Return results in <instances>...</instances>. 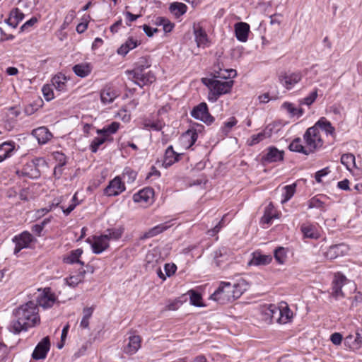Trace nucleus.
<instances>
[{
    "label": "nucleus",
    "mask_w": 362,
    "mask_h": 362,
    "mask_svg": "<svg viewBox=\"0 0 362 362\" xmlns=\"http://www.w3.org/2000/svg\"><path fill=\"white\" fill-rule=\"evenodd\" d=\"M154 190L151 187H145L133 195L134 202L142 204H150L153 202Z\"/></svg>",
    "instance_id": "obj_20"
},
{
    "label": "nucleus",
    "mask_w": 362,
    "mask_h": 362,
    "mask_svg": "<svg viewBox=\"0 0 362 362\" xmlns=\"http://www.w3.org/2000/svg\"><path fill=\"white\" fill-rule=\"evenodd\" d=\"M337 134L335 127L325 117H320L315 124L307 129L303 134L305 144L310 153H315L326 146L334 144Z\"/></svg>",
    "instance_id": "obj_1"
},
{
    "label": "nucleus",
    "mask_w": 362,
    "mask_h": 362,
    "mask_svg": "<svg viewBox=\"0 0 362 362\" xmlns=\"http://www.w3.org/2000/svg\"><path fill=\"white\" fill-rule=\"evenodd\" d=\"M279 218V212L272 204L270 202L265 208L264 215L261 218V223L262 224H271L274 218Z\"/></svg>",
    "instance_id": "obj_31"
},
{
    "label": "nucleus",
    "mask_w": 362,
    "mask_h": 362,
    "mask_svg": "<svg viewBox=\"0 0 362 362\" xmlns=\"http://www.w3.org/2000/svg\"><path fill=\"white\" fill-rule=\"evenodd\" d=\"M189 293L190 295V303L192 305H195V306H202V296L200 293H199L198 292H197L194 290H190L189 291Z\"/></svg>",
    "instance_id": "obj_56"
},
{
    "label": "nucleus",
    "mask_w": 362,
    "mask_h": 362,
    "mask_svg": "<svg viewBox=\"0 0 362 362\" xmlns=\"http://www.w3.org/2000/svg\"><path fill=\"white\" fill-rule=\"evenodd\" d=\"M236 76V71L235 69H220L218 71H215L214 74V78H234Z\"/></svg>",
    "instance_id": "obj_48"
},
{
    "label": "nucleus",
    "mask_w": 362,
    "mask_h": 362,
    "mask_svg": "<svg viewBox=\"0 0 362 362\" xmlns=\"http://www.w3.org/2000/svg\"><path fill=\"white\" fill-rule=\"evenodd\" d=\"M86 273V270L81 268L76 274L70 275L65 279L67 285L73 288L76 287L83 281Z\"/></svg>",
    "instance_id": "obj_36"
},
{
    "label": "nucleus",
    "mask_w": 362,
    "mask_h": 362,
    "mask_svg": "<svg viewBox=\"0 0 362 362\" xmlns=\"http://www.w3.org/2000/svg\"><path fill=\"white\" fill-rule=\"evenodd\" d=\"M45 163V161L42 158H35L27 162L21 170L16 171V173L19 177L36 179L40 176L38 166Z\"/></svg>",
    "instance_id": "obj_5"
},
{
    "label": "nucleus",
    "mask_w": 362,
    "mask_h": 362,
    "mask_svg": "<svg viewBox=\"0 0 362 362\" xmlns=\"http://www.w3.org/2000/svg\"><path fill=\"white\" fill-rule=\"evenodd\" d=\"M142 339L139 335H132L128 338L127 344L123 347L124 354L132 356L135 354L141 346Z\"/></svg>",
    "instance_id": "obj_22"
},
{
    "label": "nucleus",
    "mask_w": 362,
    "mask_h": 362,
    "mask_svg": "<svg viewBox=\"0 0 362 362\" xmlns=\"http://www.w3.org/2000/svg\"><path fill=\"white\" fill-rule=\"evenodd\" d=\"M51 344L49 337H44L36 345L32 353V358L35 360L45 359L50 349Z\"/></svg>",
    "instance_id": "obj_19"
},
{
    "label": "nucleus",
    "mask_w": 362,
    "mask_h": 362,
    "mask_svg": "<svg viewBox=\"0 0 362 362\" xmlns=\"http://www.w3.org/2000/svg\"><path fill=\"white\" fill-rule=\"evenodd\" d=\"M355 156L352 153H345L341 157V163L349 171H351L356 167Z\"/></svg>",
    "instance_id": "obj_45"
},
{
    "label": "nucleus",
    "mask_w": 362,
    "mask_h": 362,
    "mask_svg": "<svg viewBox=\"0 0 362 362\" xmlns=\"http://www.w3.org/2000/svg\"><path fill=\"white\" fill-rule=\"evenodd\" d=\"M120 95V91L112 83L106 84L100 90V101L103 105L112 103Z\"/></svg>",
    "instance_id": "obj_13"
},
{
    "label": "nucleus",
    "mask_w": 362,
    "mask_h": 362,
    "mask_svg": "<svg viewBox=\"0 0 362 362\" xmlns=\"http://www.w3.org/2000/svg\"><path fill=\"white\" fill-rule=\"evenodd\" d=\"M123 233L124 228L122 227L109 228L106 230V233L104 235L107 237L108 243H110V240H118L121 238Z\"/></svg>",
    "instance_id": "obj_43"
},
{
    "label": "nucleus",
    "mask_w": 362,
    "mask_h": 362,
    "mask_svg": "<svg viewBox=\"0 0 362 362\" xmlns=\"http://www.w3.org/2000/svg\"><path fill=\"white\" fill-rule=\"evenodd\" d=\"M193 33L197 47L203 48L209 47V36L201 23H194Z\"/></svg>",
    "instance_id": "obj_16"
},
{
    "label": "nucleus",
    "mask_w": 362,
    "mask_h": 362,
    "mask_svg": "<svg viewBox=\"0 0 362 362\" xmlns=\"http://www.w3.org/2000/svg\"><path fill=\"white\" fill-rule=\"evenodd\" d=\"M94 311L93 307H86L83 310V318L80 322V326L83 329H87L89 327V320L91 317Z\"/></svg>",
    "instance_id": "obj_47"
},
{
    "label": "nucleus",
    "mask_w": 362,
    "mask_h": 362,
    "mask_svg": "<svg viewBox=\"0 0 362 362\" xmlns=\"http://www.w3.org/2000/svg\"><path fill=\"white\" fill-rule=\"evenodd\" d=\"M232 290V284L221 281L217 289L211 295L210 298L219 303L224 304L233 300Z\"/></svg>",
    "instance_id": "obj_7"
},
{
    "label": "nucleus",
    "mask_w": 362,
    "mask_h": 362,
    "mask_svg": "<svg viewBox=\"0 0 362 362\" xmlns=\"http://www.w3.org/2000/svg\"><path fill=\"white\" fill-rule=\"evenodd\" d=\"M53 157L58 162L57 165L64 166L66 163V157L63 153L57 151L53 153Z\"/></svg>",
    "instance_id": "obj_61"
},
{
    "label": "nucleus",
    "mask_w": 362,
    "mask_h": 362,
    "mask_svg": "<svg viewBox=\"0 0 362 362\" xmlns=\"http://www.w3.org/2000/svg\"><path fill=\"white\" fill-rule=\"evenodd\" d=\"M234 28L237 40L242 42H247L250 28L249 24L245 22H239L235 24Z\"/></svg>",
    "instance_id": "obj_25"
},
{
    "label": "nucleus",
    "mask_w": 362,
    "mask_h": 362,
    "mask_svg": "<svg viewBox=\"0 0 362 362\" xmlns=\"http://www.w3.org/2000/svg\"><path fill=\"white\" fill-rule=\"evenodd\" d=\"M13 316L8 329L15 334L26 332L29 328L34 327L40 322L38 307L33 301H29L15 309L13 311Z\"/></svg>",
    "instance_id": "obj_2"
},
{
    "label": "nucleus",
    "mask_w": 362,
    "mask_h": 362,
    "mask_svg": "<svg viewBox=\"0 0 362 362\" xmlns=\"http://www.w3.org/2000/svg\"><path fill=\"white\" fill-rule=\"evenodd\" d=\"M296 184L286 185L284 187V192L282 194V196H283V199L281 200L282 203L287 202L288 200H290L293 197V196L294 195L295 192H296Z\"/></svg>",
    "instance_id": "obj_50"
},
{
    "label": "nucleus",
    "mask_w": 362,
    "mask_h": 362,
    "mask_svg": "<svg viewBox=\"0 0 362 362\" xmlns=\"http://www.w3.org/2000/svg\"><path fill=\"white\" fill-rule=\"evenodd\" d=\"M265 138H266L265 132H261L257 134H253L251 136L250 139L247 141L248 145L254 146L255 144H257L260 141H263Z\"/></svg>",
    "instance_id": "obj_58"
},
{
    "label": "nucleus",
    "mask_w": 362,
    "mask_h": 362,
    "mask_svg": "<svg viewBox=\"0 0 362 362\" xmlns=\"http://www.w3.org/2000/svg\"><path fill=\"white\" fill-rule=\"evenodd\" d=\"M348 248L344 244L331 245L325 252V257L327 259H334L338 257L343 256L347 252Z\"/></svg>",
    "instance_id": "obj_24"
},
{
    "label": "nucleus",
    "mask_w": 362,
    "mask_h": 362,
    "mask_svg": "<svg viewBox=\"0 0 362 362\" xmlns=\"http://www.w3.org/2000/svg\"><path fill=\"white\" fill-rule=\"evenodd\" d=\"M272 261V257L269 255L255 253L252 262L255 265H267Z\"/></svg>",
    "instance_id": "obj_46"
},
{
    "label": "nucleus",
    "mask_w": 362,
    "mask_h": 362,
    "mask_svg": "<svg viewBox=\"0 0 362 362\" xmlns=\"http://www.w3.org/2000/svg\"><path fill=\"white\" fill-rule=\"evenodd\" d=\"M42 91L46 100L49 101L54 98V92L52 86L45 84L42 86Z\"/></svg>",
    "instance_id": "obj_59"
},
{
    "label": "nucleus",
    "mask_w": 362,
    "mask_h": 362,
    "mask_svg": "<svg viewBox=\"0 0 362 362\" xmlns=\"http://www.w3.org/2000/svg\"><path fill=\"white\" fill-rule=\"evenodd\" d=\"M204 126L199 123H193L190 128L183 133L180 137L181 142L185 148H191L197 141L199 134H203Z\"/></svg>",
    "instance_id": "obj_6"
},
{
    "label": "nucleus",
    "mask_w": 362,
    "mask_h": 362,
    "mask_svg": "<svg viewBox=\"0 0 362 362\" xmlns=\"http://www.w3.org/2000/svg\"><path fill=\"white\" fill-rule=\"evenodd\" d=\"M281 314L279 316V323L286 324L293 318V312L286 303L282 302L279 305Z\"/></svg>",
    "instance_id": "obj_33"
},
{
    "label": "nucleus",
    "mask_w": 362,
    "mask_h": 362,
    "mask_svg": "<svg viewBox=\"0 0 362 362\" xmlns=\"http://www.w3.org/2000/svg\"><path fill=\"white\" fill-rule=\"evenodd\" d=\"M344 343L351 349H358L362 344V330H356L354 334L346 337Z\"/></svg>",
    "instance_id": "obj_30"
},
{
    "label": "nucleus",
    "mask_w": 362,
    "mask_h": 362,
    "mask_svg": "<svg viewBox=\"0 0 362 362\" xmlns=\"http://www.w3.org/2000/svg\"><path fill=\"white\" fill-rule=\"evenodd\" d=\"M93 65L90 62H81L72 67L73 72L80 78L88 76L93 71Z\"/></svg>",
    "instance_id": "obj_29"
},
{
    "label": "nucleus",
    "mask_w": 362,
    "mask_h": 362,
    "mask_svg": "<svg viewBox=\"0 0 362 362\" xmlns=\"http://www.w3.org/2000/svg\"><path fill=\"white\" fill-rule=\"evenodd\" d=\"M68 78L64 74L59 73L54 76L52 78V83L55 89L59 92L66 90Z\"/></svg>",
    "instance_id": "obj_34"
},
{
    "label": "nucleus",
    "mask_w": 362,
    "mask_h": 362,
    "mask_svg": "<svg viewBox=\"0 0 362 362\" xmlns=\"http://www.w3.org/2000/svg\"><path fill=\"white\" fill-rule=\"evenodd\" d=\"M142 126L145 129H152L154 131H160L165 126V123L160 119H152L151 118H144L142 120Z\"/></svg>",
    "instance_id": "obj_35"
},
{
    "label": "nucleus",
    "mask_w": 362,
    "mask_h": 362,
    "mask_svg": "<svg viewBox=\"0 0 362 362\" xmlns=\"http://www.w3.org/2000/svg\"><path fill=\"white\" fill-rule=\"evenodd\" d=\"M308 208L320 209L322 211L325 210V204L321 201L317 196L311 198L308 202Z\"/></svg>",
    "instance_id": "obj_55"
},
{
    "label": "nucleus",
    "mask_w": 362,
    "mask_h": 362,
    "mask_svg": "<svg viewBox=\"0 0 362 362\" xmlns=\"http://www.w3.org/2000/svg\"><path fill=\"white\" fill-rule=\"evenodd\" d=\"M172 226V224L170 223V221H166L165 223L158 224L152 228L149 229L147 232L144 234L145 238H150L152 237H154L163 231L168 230Z\"/></svg>",
    "instance_id": "obj_37"
},
{
    "label": "nucleus",
    "mask_w": 362,
    "mask_h": 362,
    "mask_svg": "<svg viewBox=\"0 0 362 362\" xmlns=\"http://www.w3.org/2000/svg\"><path fill=\"white\" fill-rule=\"evenodd\" d=\"M318 95V89L315 88L308 96L305 97L302 101L301 104L305 105L308 106L311 105L315 103Z\"/></svg>",
    "instance_id": "obj_53"
},
{
    "label": "nucleus",
    "mask_w": 362,
    "mask_h": 362,
    "mask_svg": "<svg viewBox=\"0 0 362 362\" xmlns=\"http://www.w3.org/2000/svg\"><path fill=\"white\" fill-rule=\"evenodd\" d=\"M82 22L78 23L76 26V32L79 34L83 33L88 28L89 21L90 20V15H83Z\"/></svg>",
    "instance_id": "obj_54"
},
{
    "label": "nucleus",
    "mask_w": 362,
    "mask_h": 362,
    "mask_svg": "<svg viewBox=\"0 0 362 362\" xmlns=\"http://www.w3.org/2000/svg\"><path fill=\"white\" fill-rule=\"evenodd\" d=\"M169 10L174 16L179 18L187 12V6L182 2H174L170 4Z\"/></svg>",
    "instance_id": "obj_42"
},
{
    "label": "nucleus",
    "mask_w": 362,
    "mask_h": 362,
    "mask_svg": "<svg viewBox=\"0 0 362 362\" xmlns=\"http://www.w3.org/2000/svg\"><path fill=\"white\" fill-rule=\"evenodd\" d=\"M32 135L36 138L40 144H45L52 138V133L46 127H40L33 129Z\"/></svg>",
    "instance_id": "obj_27"
},
{
    "label": "nucleus",
    "mask_w": 362,
    "mask_h": 362,
    "mask_svg": "<svg viewBox=\"0 0 362 362\" xmlns=\"http://www.w3.org/2000/svg\"><path fill=\"white\" fill-rule=\"evenodd\" d=\"M16 151V143L7 141L0 144V163L11 157Z\"/></svg>",
    "instance_id": "obj_26"
},
{
    "label": "nucleus",
    "mask_w": 362,
    "mask_h": 362,
    "mask_svg": "<svg viewBox=\"0 0 362 362\" xmlns=\"http://www.w3.org/2000/svg\"><path fill=\"white\" fill-rule=\"evenodd\" d=\"M284 151H279L274 146H269L266 149V153L262 156V160L264 163H275L284 160Z\"/></svg>",
    "instance_id": "obj_21"
},
{
    "label": "nucleus",
    "mask_w": 362,
    "mask_h": 362,
    "mask_svg": "<svg viewBox=\"0 0 362 362\" xmlns=\"http://www.w3.org/2000/svg\"><path fill=\"white\" fill-rule=\"evenodd\" d=\"M274 257L276 262L279 264H284L287 258L286 250L283 247H277L274 252Z\"/></svg>",
    "instance_id": "obj_49"
},
{
    "label": "nucleus",
    "mask_w": 362,
    "mask_h": 362,
    "mask_svg": "<svg viewBox=\"0 0 362 362\" xmlns=\"http://www.w3.org/2000/svg\"><path fill=\"white\" fill-rule=\"evenodd\" d=\"M116 117L127 123L131 120V114L126 107H122L116 114Z\"/></svg>",
    "instance_id": "obj_57"
},
{
    "label": "nucleus",
    "mask_w": 362,
    "mask_h": 362,
    "mask_svg": "<svg viewBox=\"0 0 362 362\" xmlns=\"http://www.w3.org/2000/svg\"><path fill=\"white\" fill-rule=\"evenodd\" d=\"M329 172L330 170L327 167L317 171L315 175L316 182L320 183L322 182V177L328 175Z\"/></svg>",
    "instance_id": "obj_62"
},
{
    "label": "nucleus",
    "mask_w": 362,
    "mask_h": 362,
    "mask_svg": "<svg viewBox=\"0 0 362 362\" xmlns=\"http://www.w3.org/2000/svg\"><path fill=\"white\" fill-rule=\"evenodd\" d=\"M300 231L303 238L317 240L320 237V233L317 225L306 222L300 226Z\"/></svg>",
    "instance_id": "obj_23"
},
{
    "label": "nucleus",
    "mask_w": 362,
    "mask_h": 362,
    "mask_svg": "<svg viewBox=\"0 0 362 362\" xmlns=\"http://www.w3.org/2000/svg\"><path fill=\"white\" fill-rule=\"evenodd\" d=\"M271 310H272V322H276L279 323V316L281 314L279 311V306H276V305L271 304Z\"/></svg>",
    "instance_id": "obj_64"
},
{
    "label": "nucleus",
    "mask_w": 362,
    "mask_h": 362,
    "mask_svg": "<svg viewBox=\"0 0 362 362\" xmlns=\"http://www.w3.org/2000/svg\"><path fill=\"white\" fill-rule=\"evenodd\" d=\"M126 190L124 182L120 176H116L111 180L103 190L104 195L107 197H116Z\"/></svg>",
    "instance_id": "obj_12"
},
{
    "label": "nucleus",
    "mask_w": 362,
    "mask_h": 362,
    "mask_svg": "<svg viewBox=\"0 0 362 362\" xmlns=\"http://www.w3.org/2000/svg\"><path fill=\"white\" fill-rule=\"evenodd\" d=\"M232 286L233 300L240 298L243 292L246 290V284L244 280L239 281L238 283L232 284Z\"/></svg>",
    "instance_id": "obj_44"
},
{
    "label": "nucleus",
    "mask_w": 362,
    "mask_h": 362,
    "mask_svg": "<svg viewBox=\"0 0 362 362\" xmlns=\"http://www.w3.org/2000/svg\"><path fill=\"white\" fill-rule=\"evenodd\" d=\"M279 83L286 89L291 90L303 78V74L300 71H282L279 75Z\"/></svg>",
    "instance_id": "obj_9"
},
{
    "label": "nucleus",
    "mask_w": 362,
    "mask_h": 362,
    "mask_svg": "<svg viewBox=\"0 0 362 362\" xmlns=\"http://www.w3.org/2000/svg\"><path fill=\"white\" fill-rule=\"evenodd\" d=\"M120 124L117 122H112L111 124L105 126L103 129H97L98 135L105 136L108 139L109 136L115 134L120 128Z\"/></svg>",
    "instance_id": "obj_39"
},
{
    "label": "nucleus",
    "mask_w": 362,
    "mask_h": 362,
    "mask_svg": "<svg viewBox=\"0 0 362 362\" xmlns=\"http://www.w3.org/2000/svg\"><path fill=\"white\" fill-rule=\"evenodd\" d=\"M12 241L15 244L13 253L17 255L23 249L31 248L32 245L35 244L37 240L30 232L24 230L15 235Z\"/></svg>",
    "instance_id": "obj_8"
},
{
    "label": "nucleus",
    "mask_w": 362,
    "mask_h": 362,
    "mask_svg": "<svg viewBox=\"0 0 362 362\" xmlns=\"http://www.w3.org/2000/svg\"><path fill=\"white\" fill-rule=\"evenodd\" d=\"M184 153H179L174 150L172 145L169 146L165 151L162 166L165 168H168L175 163L182 160Z\"/></svg>",
    "instance_id": "obj_18"
},
{
    "label": "nucleus",
    "mask_w": 362,
    "mask_h": 362,
    "mask_svg": "<svg viewBox=\"0 0 362 362\" xmlns=\"http://www.w3.org/2000/svg\"><path fill=\"white\" fill-rule=\"evenodd\" d=\"M191 116L207 125H210L214 122V117L209 113L207 104L204 102L193 107Z\"/></svg>",
    "instance_id": "obj_11"
},
{
    "label": "nucleus",
    "mask_w": 362,
    "mask_h": 362,
    "mask_svg": "<svg viewBox=\"0 0 362 362\" xmlns=\"http://www.w3.org/2000/svg\"><path fill=\"white\" fill-rule=\"evenodd\" d=\"M202 81L209 90L208 100L211 103L216 102L221 95L230 93L234 85L233 80L222 81L214 78H203Z\"/></svg>",
    "instance_id": "obj_4"
},
{
    "label": "nucleus",
    "mask_w": 362,
    "mask_h": 362,
    "mask_svg": "<svg viewBox=\"0 0 362 362\" xmlns=\"http://www.w3.org/2000/svg\"><path fill=\"white\" fill-rule=\"evenodd\" d=\"M139 45L137 40L133 37H129L127 40L120 46L117 49V53L120 55H126L130 50L134 49Z\"/></svg>",
    "instance_id": "obj_40"
},
{
    "label": "nucleus",
    "mask_w": 362,
    "mask_h": 362,
    "mask_svg": "<svg viewBox=\"0 0 362 362\" xmlns=\"http://www.w3.org/2000/svg\"><path fill=\"white\" fill-rule=\"evenodd\" d=\"M57 300V296L52 291L51 288L46 287L37 297V305H40L44 308H49L53 306Z\"/></svg>",
    "instance_id": "obj_17"
},
{
    "label": "nucleus",
    "mask_w": 362,
    "mask_h": 362,
    "mask_svg": "<svg viewBox=\"0 0 362 362\" xmlns=\"http://www.w3.org/2000/svg\"><path fill=\"white\" fill-rule=\"evenodd\" d=\"M288 148L291 151L301 153L305 155H309L311 153L310 150L308 148V145L305 144L303 146L302 144L300 138L294 139L290 144Z\"/></svg>",
    "instance_id": "obj_38"
},
{
    "label": "nucleus",
    "mask_w": 362,
    "mask_h": 362,
    "mask_svg": "<svg viewBox=\"0 0 362 362\" xmlns=\"http://www.w3.org/2000/svg\"><path fill=\"white\" fill-rule=\"evenodd\" d=\"M124 178H127L128 183H132L135 181L137 177V173L129 167H126L122 173Z\"/></svg>",
    "instance_id": "obj_52"
},
{
    "label": "nucleus",
    "mask_w": 362,
    "mask_h": 362,
    "mask_svg": "<svg viewBox=\"0 0 362 362\" xmlns=\"http://www.w3.org/2000/svg\"><path fill=\"white\" fill-rule=\"evenodd\" d=\"M348 281V279L341 272L335 273L331 284V296L335 299L344 298L346 295L342 291V287Z\"/></svg>",
    "instance_id": "obj_10"
},
{
    "label": "nucleus",
    "mask_w": 362,
    "mask_h": 362,
    "mask_svg": "<svg viewBox=\"0 0 362 362\" xmlns=\"http://www.w3.org/2000/svg\"><path fill=\"white\" fill-rule=\"evenodd\" d=\"M151 66L149 57H140L135 63L134 68L127 71L129 78L141 88L150 86L156 80L155 74L152 71H147Z\"/></svg>",
    "instance_id": "obj_3"
},
{
    "label": "nucleus",
    "mask_w": 362,
    "mask_h": 362,
    "mask_svg": "<svg viewBox=\"0 0 362 362\" xmlns=\"http://www.w3.org/2000/svg\"><path fill=\"white\" fill-rule=\"evenodd\" d=\"M83 250L81 248L71 250L66 256L63 258V262L65 264H73L75 263L79 264L81 267L84 265V262L80 259L83 255Z\"/></svg>",
    "instance_id": "obj_32"
},
{
    "label": "nucleus",
    "mask_w": 362,
    "mask_h": 362,
    "mask_svg": "<svg viewBox=\"0 0 362 362\" xmlns=\"http://www.w3.org/2000/svg\"><path fill=\"white\" fill-rule=\"evenodd\" d=\"M108 139L105 136L95 137L90 144V150L93 153H96L101 145H103Z\"/></svg>",
    "instance_id": "obj_51"
},
{
    "label": "nucleus",
    "mask_w": 362,
    "mask_h": 362,
    "mask_svg": "<svg viewBox=\"0 0 362 362\" xmlns=\"http://www.w3.org/2000/svg\"><path fill=\"white\" fill-rule=\"evenodd\" d=\"M146 270H153L163 262V258L158 248H153L148 251L144 260Z\"/></svg>",
    "instance_id": "obj_15"
},
{
    "label": "nucleus",
    "mask_w": 362,
    "mask_h": 362,
    "mask_svg": "<svg viewBox=\"0 0 362 362\" xmlns=\"http://www.w3.org/2000/svg\"><path fill=\"white\" fill-rule=\"evenodd\" d=\"M24 17V13L18 8H14L10 11L8 18L5 22L13 28H16Z\"/></svg>",
    "instance_id": "obj_28"
},
{
    "label": "nucleus",
    "mask_w": 362,
    "mask_h": 362,
    "mask_svg": "<svg viewBox=\"0 0 362 362\" xmlns=\"http://www.w3.org/2000/svg\"><path fill=\"white\" fill-rule=\"evenodd\" d=\"M86 242L91 245L92 251L94 254H100L105 251L110 247L108 238L104 234L100 235H94L92 238H87Z\"/></svg>",
    "instance_id": "obj_14"
},
{
    "label": "nucleus",
    "mask_w": 362,
    "mask_h": 362,
    "mask_svg": "<svg viewBox=\"0 0 362 362\" xmlns=\"http://www.w3.org/2000/svg\"><path fill=\"white\" fill-rule=\"evenodd\" d=\"M164 269H165L166 276L170 277L175 273V272L177 270V266L173 263H172V264L167 263L165 264Z\"/></svg>",
    "instance_id": "obj_63"
},
{
    "label": "nucleus",
    "mask_w": 362,
    "mask_h": 362,
    "mask_svg": "<svg viewBox=\"0 0 362 362\" xmlns=\"http://www.w3.org/2000/svg\"><path fill=\"white\" fill-rule=\"evenodd\" d=\"M262 320L268 323L272 322L271 304L264 306L262 310Z\"/></svg>",
    "instance_id": "obj_60"
},
{
    "label": "nucleus",
    "mask_w": 362,
    "mask_h": 362,
    "mask_svg": "<svg viewBox=\"0 0 362 362\" xmlns=\"http://www.w3.org/2000/svg\"><path fill=\"white\" fill-rule=\"evenodd\" d=\"M281 107L286 110L291 117H297L298 118L303 116L304 110L301 107H296L290 102H285L282 104Z\"/></svg>",
    "instance_id": "obj_41"
}]
</instances>
